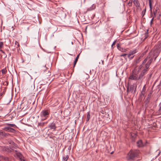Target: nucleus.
<instances>
[{
  "label": "nucleus",
  "instance_id": "1",
  "mask_svg": "<svg viewBox=\"0 0 161 161\" xmlns=\"http://www.w3.org/2000/svg\"><path fill=\"white\" fill-rule=\"evenodd\" d=\"M161 50V42H159L155 46L154 49L151 50L147 57L144 59V62L147 61L148 58H149L148 64H149L152 62L153 59L155 60L159 55L160 51Z\"/></svg>",
  "mask_w": 161,
  "mask_h": 161
},
{
  "label": "nucleus",
  "instance_id": "2",
  "mask_svg": "<svg viewBox=\"0 0 161 161\" xmlns=\"http://www.w3.org/2000/svg\"><path fill=\"white\" fill-rule=\"evenodd\" d=\"M149 58H148L147 59V61H146L145 62H144V60L143 61L142 63V65H145V68L144 69L142 72L140 74L139 76V79H142L143 77L146 74L148 70V69L151 64L152 62H151L149 64H148V63L149 61Z\"/></svg>",
  "mask_w": 161,
  "mask_h": 161
},
{
  "label": "nucleus",
  "instance_id": "3",
  "mask_svg": "<svg viewBox=\"0 0 161 161\" xmlns=\"http://www.w3.org/2000/svg\"><path fill=\"white\" fill-rule=\"evenodd\" d=\"M139 151L137 150H130L128 153L126 157L127 160H134V158L138 156Z\"/></svg>",
  "mask_w": 161,
  "mask_h": 161
},
{
  "label": "nucleus",
  "instance_id": "4",
  "mask_svg": "<svg viewBox=\"0 0 161 161\" xmlns=\"http://www.w3.org/2000/svg\"><path fill=\"white\" fill-rule=\"evenodd\" d=\"M152 94V92H150L147 95V96L144 101L145 107L146 108H147L148 106V104L150 100Z\"/></svg>",
  "mask_w": 161,
  "mask_h": 161
},
{
  "label": "nucleus",
  "instance_id": "5",
  "mask_svg": "<svg viewBox=\"0 0 161 161\" xmlns=\"http://www.w3.org/2000/svg\"><path fill=\"white\" fill-rule=\"evenodd\" d=\"M129 79L132 80H139V77H138L137 73L134 72V71L132 72V74L129 77Z\"/></svg>",
  "mask_w": 161,
  "mask_h": 161
},
{
  "label": "nucleus",
  "instance_id": "6",
  "mask_svg": "<svg viewBox=\"0 0 161 161\" xmlns=\"http://www.w3.org/2000/svg\"><path fill=\"white\" fill-rule=\"evenodd\" d=\"M49 114V113L47 110H43L41 113L40 116L42 117H44L47 118L48 117Z\"/></svg>",
  "mask_w": 161,
  "mask_h": 161
},
{
  "label": "nucleus",
  "instance_id": "7",
  "mask_svg": "<svg viewBox=\"0 0 161 161\" xmlns=\"http://www.w3.org/2000/svg\"><path fill=\"white\" fill-rule=\"evenodd\" d=\"M135 87L134 84L130 85L129 86H128L127 91V92H130L132 93L135 89Z\"/></svg>",
  "mask_w": 161,
  "mask_h": 161
},
{
  "label": "nucleus",
  "instance_id": "8",
  "mask_svg": "<svg viewBox=\"0 0 161 161\" xmlns=\"http://www.w3.org/2000/svg\"><path fill=\"white\" fill-rule=\"evenodd\" d=\"M29 87L32 89L35 88L34 81L31 80L29 82L28 84Z\"/></svg>",
  "mask_w": 161,
  "mask_h": 161
},
{
  "label": "nucleus",
  "instance_id": "9",
  "mask_svg": "<svg viewBox=\"0 0 161 161\" xmlns=\"http://www.w3.org/2000/svg\"><path fill=\"white\" fill-rule=\"evenodd\" d=\"M146 92V87L145 85H144L142 88V90L141 92L140 96H143V97H145V94Z\"/></svg>",
  "mask_w": 161,
  "mask_h": 161
},
{
  "label": "nucleus",
  "instance_id": "10",
  "mask_svg": "<svg viewBox=\"0 0 161 161\" xmlns=\"http://www.w3.org/2000/svg\"><path fill=\"white\" fill-rule=\"evenodd\" d=\"M49 127L50 128V129H53V130L55 131L56 130V127L55 125V123L53 122L50 124L49 125Z\"/></svg>",
  "mask_w": 161,
  "mask_h": 161
},
{
  "label": "nucleus",
  "instance_id": "11",
  "mask_svg": "<svg viewBox=\"0 0 161 161\" xmlns=\"http://www.w3.org/2000/svg\"><path fill=\"white\" fill-rule=\"evenodd\" d=\"M3 130L8 131L11 132H14L15 130L13 128H11L10 127H5L3 129Z\"/></svg>",
  "mask_w": 161,
  "mask_h": 161
},
{
  "label": "nucleus",
  "instance_id": "12",
  "mask_svg": "<svg viewBox=\"0 0 161 161\" xmlns=\"http://www.w3.org/2000/svg\"><path fill=\"white\" fill-rule=\"evenodd\" d=\"M137 146L139 147H142L144 146V145L141 140H140L136 142Z\"/></svg>",
  "mask_w": 161,
  "mask_h": 161
},
{
  "label": "nucleus",
  "instance_id": "13",
  "mask_svg": "<svg viewBox=\"0 0 161 161\" xmlns=\"http://www.w3.org/2000/svg\"><path fill=\"white\" fill-rule=\"evenodd\" d=\"M3 150L5 152L11 153V150L10 147H3Z\"/></svg>",
  "mask_w": 161,
  "mask_h": 161
},
{
  "label": "nucleus",
  "instance_id": "14",
  "mask_svg": "<svg viewBox=\"0 0 161 161\" xmlns=\"http://www.w3.org/2000/svg\"><path fill=\"white\" fill-rule=\"evenodd\" d=\"M137 52L136 50V49H134L132 50H131L129 54H128V58H130V57L133 54L136 53Z\"/></svg>",
  "mask_w": 161,
  "mask_h": 161
},
{
  "label": "nucleus",
  "instance_id": "15",
  "mask_svg": "<svg viewBox=\"0 0 161 161\" xmlns=\"http://www.w3.org/2000/svg\"><path fill=\"white\" fill-rule=\"evenodd\" d=\"M9 135V134L6 133L2 130L0 131V136H7Z\"/></svg>",
  "mask_w": 161,
  "mask_h": 161
},
{
  "label": "nucleus",
  "instance_id": "16",
  "mask_svg": "<svg viewBox=\"0 0 161 161\" xmlns=\"http://www.w3.org/2000/svg\"><path fill=\"white\" fill-rule=\"evenodd\" d=\"M96 7V5L95 4H93L92 6L90 8H88L87 11H91L94 9Z\"/></svg>",
  "mask_w": 161,
  "mask_h": 161
},
{
  "label": "nucleus",
  "instance_id": "17",
  "mask_svg": "<svg viewBox=\"0 0 161 161\" xmlns=\"http://www.w3.org/2000/svg\"><path fill=\"white\" fill-rule=\"evenodd\" d=\"M15 154L17 157L19 158L20 159L22 158V155L19 152H17L16 150H15Z\"/></svg>",
  "mask_w": 161,
  "mask_h": 161
},
{
  "label": "nucleus",
  "instance_id": "18",
  "mask_svg": "<svg viewBox=\"0 0 161 161\" xmlns=\"http://www.w3.org/2000/svg\"><path fill=\"white\" fill-rule=\"evenodd\" d=\"M133 3L134 5L137 7H139L140 6V4L138 1H134Z\"/></svg>",
  "mask_w": 161,
  "mask_h": 161
},
{
  "label": "nucleus",
  "instance_id": "19",
  "mask_svg": "<svg viewBox=\"0 0 161 161\" xmlns=\"http://www.w3.org/2000/svg\"><path fill=\"white\" fill-rule=\"evenodd\" d=\"M47 122H39L38 124V127H40L41 128V127H42L45 124H47Z\"/></svg>",
  "mask_w": 161,
  "mask_h": 161
},
{
  "label": "nucleus",
  "instance_id": "20",
  "mask_svg": "<svg viewBox=\"0 0 161 161\" xmlns=\"http://www.w3.org/2000/svg\"><path fill=\"white\" fill-rule=\"evenodd\" d=\"M80 53L77 56V57H76L75 59V60L74 62V67H75V65H76L77 61H78V60L79 58V56H80Z\"/></svg>",
  "mask_w": 161,
  "mask_h": 161
},
{
  "label": "nucleus",
  "instance_id": "21",
  "mask_svg": "<svg viewBox=\"0 0 161 161\" xmlns=\"http://www.w3.org/2000/svg\"><path fill=\"white\" fill-rule=\"evenodd\" d=\"M125 3H127V5L129 6H131L132 5V1H125Z\"/></svg>",
  "mask_w": 161,
  "mask_h": 161
},
{
  "label": "nucleus",
  "instance_id": "22",
  "mask_svg": "<svg viewBox=\"0 0 161 161\" xmlns=\"http://www.w3.org/2000/svg\"><path fill=\"white\" fill-rule=\"evenodd\" d=\"M69 156L68 155H64L63 157V160L64 161H67L69 158Z\"/></svg>",
  "mask_w": 161,
  "mask_h": 161
},
{
  "label": "nucleus",
  "instance_id": "23",
  "mask_svg": "<svg viewBox=\"0 0 161 161\" xmlns=\"http://www.w3.org/2000/svg\"><path fill=\"white\" fill-rule=\"evenodd\" d=\"M2 158L3 161H9L8 158L7 157L2 156Z\"/></svg>",
  "mask_w": 161,
  "mask_h": 161
},
{
  "label": "nucleus",
  "instance_id": "24",
  "mask_svg": "<svg viewBox=\"0 0 161 161\" xmlns=\"http://www.w3.org/2000/svg\"><path fill=\"white\" fill-rule=\"evenodd\" d=\"M90 117H91L90 113V112H89L87 113V118H86V121H88L89 120L90 118Z\"/></svg>",
  "mask_w": 161,
  "mask_h": 161
},
{
  "label": "nucleus",
  "instance_id": "25",
  "mask_svg": "<svg viewBox=\"0 0 161 161\" xmlns=\"http://www.w3.org/2000/svg\"><path fill=\"white\" fill-rule=\"evenodd\" d=\"M143 55H141V56L136 60V63L137 64L138 63L141 61V58L143 57Z\"/></svg>",
  "mask_w": 161,
  "mask_h": 161
},
{
  "label": "nucleus",
  "instance_id": "26",
  "mask_svg": "<svg viewBox=\"0 0 161 161\" xmlns=\"http://www.w3.org/2000/svg\"><path fill=\"white\" fill-rule=\"evenodd\" d=\"M8 126L9 127H16V126L14 124H7Z\"/></svg>",
  "mask_w": 161,
  "mask_h": 161
},
{
  "label": "nucleus",
  "instance_id": "27",
  "mask_svg": "<svg viewBox=\"0 0 161 161\" xmlns=\"http://www.w3.org/2000/svg\"><path fill=\"white\" fill-rule=\"evenodd\" d=\"M2 73L3 74H5L7 72V70L6 68L3 69L1 70Z\"/></svg>",
  "mask_w": 161,
  "mask_h": 161
},
{
  "label": "nucleus",
  "instance_id": "28",
  "mask_svg": "<svg viewBox=\"0 0 161 161\" xmlns=\"http://www.w3.org/2000/svg\"><path fill=\"white\" fill-rule=\"evenodd\" d=\"M146 8L144 9L143 10L142 12V17H143L146 13Z\"/></svg>",
  "mask_w": 161,
  "mask_h": 161
},
{
  "label": "nucleus",
  "instance_id": "29",
  "mask_svg": "<svg viewBox=\"0 0 161 161\" xmlns=\"http://www.w3.org/2000/svg\"><path fill=\"white\" fill-rule=\"evenodd\" d=\"M149 1V7L150 10L151 11L152 9V1Z\"/></svg>",
  "mask_w": 161,
  "mask_h": 161
},
{
  "label": "nucleus",
  "instance_id": "30",
  "mask_svg": "<svg viewBox=\"0 0 161 161\" xmlns=\"http://www.w3.org/2000/svg\"><path fill=\"white\" fill-rule=\"evenodd\" d=\"M3 46V42H0V49L2 48Z\"/></svg>",
  "mask_w": 161,
  "mask_h": 161
},
{
  "label": "nucleus",
  "instance_id": "31",
  "mask_svg": "<svg viewBox=\"0 0 161 161\" xmlns=\"http://www.w3.org/2000/svg\"><path fill=\"white\" fill-rule=\"evenodd\" d=\"M120 49H119V50L122 52H125L126 50V49H124L123 48H122L121 47H120Z\"/></svg>",
  "mask_w": 161,
  "mask_h": 161
},
{
  "label": "nucleus",
  "instance_id": "32",
  "mask_svg": "<svg viewBox=\"0 0 161 161\" xmlns=\"http://www.w3.org/2000/svg\"><path fill=\"white\" fill-rule=\"evenodd\" d=\"M128 54H126V53H123L121 55H120V56L122 57V56H124L125 57L127 55L128 56Z\"/></svg>",
  "mask_w": 161,
  "mask_h": 161
},
{
  "label": "nucleus",
  "instance_id": "33",
  "mask_svg": "<svg viewBox=\"0 0 161 161\" xmlns=\"http://www.w3.org/2000/svg\"><path fill=\"white\" fill-rule=\"evenodd\" d=\"M11 150V152L12 151H15V148L14 147H10Z\"/></svg>",
  "mask_w": 161,
  "mask_h": 161
},
{
  "label": "nucleus",
  "instance_id": "34",
  "mask_svg": "<svg viewBox=\"0 0 161 161\" xmlns=\"http://www.w3.org/2000/svg\"><path fill=\"white\" fill-rule=\"evenodd\" d=\"M11 150V152L12 151H15V148L14 147H10Z\"/></svg>",
  "mask_w": 161,
  "mask_h": 161
},
{
  "label": "nucleus",
  "instance_id": "35",
  "mask_svg": "<svg viewBox=\"0 0 161 161\" xmlns=\"http://www.w3.org/2000/svg\"><path fill=\"white\" fill-rule=\"evenodd\" d=\"M117 47L118 48L119 50L120 49V47H121L120 46V45L119 44H117L116 45Z\"/></svg>",
  "mask_w": 161,
  "mask_h": 161
},
{
  "label": "nucleus",
  "instance_id": "36",
  "mask_svg": "<svg viewBox=\"0 0 161 161\" xmlns=\"http://www.w3.org/2000/svg\"><path fill=\"white\" fill-rule=\"evenodd\" d=\"M147 36H148L147 33H147H146L145 34V39H146L147 37Z\"/></svg>",
  "mask_w": 161,
  "mask_h": 161
},
{
  "label": "nucleus",
  "instance_id": "37",
  "mask_svg": "<svg viewBox=\"0 0 161 161\" xmlns=\"http://www.w3.org/2000/svg\"><path fill=\"white\" fill-rule=\"evenodd\" d=\"M4 93V91H3L2 93H0V96H2Z\"/></svg>",
  "mask_w": 161,
  "mask_h": 161
},
{
  "label": "nucleus",
  "instance_id": "38",
  "mask_svg": "<svg viewBox=\"0 0 161 161\" xmlns=\"http://www.w3.org/2000/svg\"><path fill=\"white\" fill-rule=\"evenodd\" d=\"M17 44V46L18 47H19V44L18 43V42L17 41H15V44L16 45Z\"/></svg>",
  "mask_w": 161,
  "mask_h": 161
},
{
  "label": "nucleus",
  "instance_id": "39",
  "mask_svg": "<svg viewBox=\"0 0 161 161\" xmlns=\"http://www.w3.org/2000/svg\"><path fill=\"white\" fill-rule=\"evenodd\" d=\"M115 42H116V41H114L113 42V44L112 45V47L115 44Z\"/></svg>",
  "mask_w": 161,
  "mask_h": 161
},
{
  "label": "nucleus",
  "instance_id": "40",
  "mask_svg": "<svg viewBox=\"0 0 161 161\" xmlns=\"http://www.w3.org/2000/svg\"><path fill=\"white\" fill-rule=\"evenodd\" d=\"M0 51L2 52V53H3V54L5 53V52H4V51H3L2 50H0Z\"/></svg>",
  "mask_w": 161,
  "mask_h": 161
},
{
  "label": "nucleus",
  "instance_id": "41",
  "mask_svg": "<svg viewBox=\"0 0 161 161\" xmlns=\"http://www.w3.org/2000/svg\"><path fill=\"white\" fill-rule=\"evenodd\" d=\"M134 57V56H132V57H131L130 58H130H130V59H132Z\"/></svg>",
  "mask_w": 161,
  "mask_h": 161
},
{
  "label": "nucleus",
  "instance_id": "42",
  "mask_svg": "<svg viewBox=\"0 0 161 161\" xmlns=\"http://www.w3.org/2000/svg\"><path fill=\"white\" fill-rule=\"evenodd\" d=\"M20 159H21V161H25L24 159H21V158Z\"/></svg>",
  "mask_w": 161,
  "mask_h": 161
},
{
  "label": "nucleus",
  "instance_id": "43",
  "mask_svg": "<svg viewBox=\"0 0 161 161\" xmlns=\"http://www.w3.org/2000/svg\"><path fill=\"white\" fill-rule=\"evenodd\" d=\"M141 68H142V67H139L138 68L139 69V70H140V69H141Z\"/></svg>",
  "mask_w": 161,
  "mask_h": 161
},
{
  "label": "nucleus",
  "instance_id": "44",
  "mask_svg": "<svg viewBox=\"0 0 161 161\" xmlns=\"http://www.w3.org/2000/svg\"><path fill=\"white\" fill-rule=\"evenodd\" d=\"M160 151H159V153H158V155H159L160 154Z\"/></svg>",
  "mask_w": 161,
  "mask_h": 161
},
{
  "label": "nucleus",
  "instance_id": "45",
  "mask_svg": "<svg viewBox=\"0 0 161 161\" xmlns=\"http://www.w3.org/2000/svg\"><path fill=\"white\" fill-rule=\"evenodd\" d=\"M6 84H7V85H8V82H7Z\"/></svg>",
  "mask_w": 161,
  "mask_h": 161
},
{
  "label": "nucleus",
  "instance_id": "46",
  "mask_svg": "<svg viewBox=\"0 0 161 161\" xmlns=\"http://www.w3.org/2000/svg\"><path fill=\"white\" fill-rule=\"evenodd\" d=\"M153 19H152V20H151V22H152V21L153 20Z\"/></svg>",
  "mask_w": 161,
  "mask_h": 161
},
{
  "label": "nucleus",
  "instance_id": "47",
  "mask_svg": "<svg viewBox=\"0 0 161 161\" xmlns=\"http://www.w3.org/2000/svg\"><path fill=\"white\" fill-rule=\"evenodd\" d=\"M136 86H135V90L136 89Z\"/></svg>",
  "mask_w": 161,
  "mask_h": 161
},
{
  "label": "nucleus",
  "instance_id": "48",
  "mask_svg": "<svg viewBox=\"0 0 161 161\" xmlns=\"http://www.w3.org/2000/svg\"><path fill=\"white\" fill-rule=\"evenodd\" d=\"M151 75H150L149 76H150V77H151Z\"/></svg>",
  "mask_w": 161,
  "mask_h": 161
},
{
  "label": "nucleus",
  "instance_id": "49",
  "mask_svg": "<svg viewBox=\"0 0 161 161\" xmlns=\"http://www.w3.org/2000/svg\"><path fill=\"white\" fill-rule=\"evenodd\" d=\"M113 153V152H111V153L112 154Z\"/></svg>",
  "mask_w": 161,
  "mask_h": 161
},
{
  "label": "nucleus",
  "instance_id": "50",
  "mask_svg": "<svg viewBox=\"0 0 161 161\" xmlns=\"http://www.w3.org/2000/svg\"><path fill=\"white\" fill-rule=\"evenodd\" d=\"M154 13V14H155V12Z\"/></svg>",
  "mask_w": 161,
  "mask_h": 161
}]
</instances>
